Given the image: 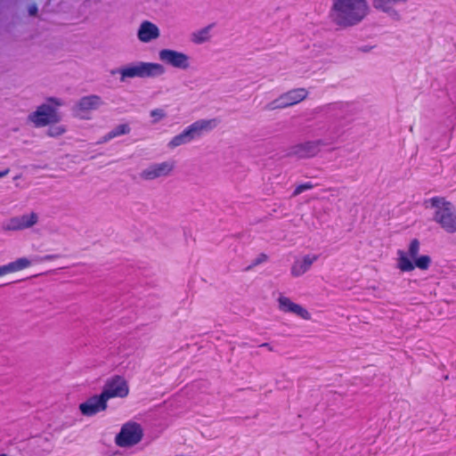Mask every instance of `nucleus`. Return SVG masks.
Listing matches in <instances>:
<instances>
[{
  "instance_id": "ddd939ff",
  "label": "nucleus",
  "mask_w": 456,
  "mask_h": 456,
  "mask_svg": "<svg viewBox=\"0 0 456 456\" xmlns=\"http://www.w3.org/2000/svg\"><path fill=\"white\" fill-rule=\"evenodd\" d=\"M107 401L111 398H125L129 394L127 381L121 376L116 375L107 380L102 392Z\"/></svg>"
},
{
  "instance_id": "4be33fe9",
  "label": "nucleus",
  "mask_w": 456,
  "mask_h": 456,
  "mask_svg": "<svg viewBox=\"0 0 456 456\" xmlns=\"http://www.w3.org/2000/svg\"><path fill=\"white\" fill-rule=\"evenodd\" d=\"M214 25H208L191 34V41L194 44L200 45L206 43L211 38V30Z\"/></svg>"
},
{
  "instance_id": "f03ea898",
  "label": "nucleus",
  "mask_w": 456,
  "mask_h": 456,
  "mask_svg": "<svg viewBox=\"0 0 456 456\" xmlns=\"http://www.w3.org/2000/svg\"><path fill=\"white\" fill-rule=\"evenodd\" d=\"M434 210L433 220L446 232H456V207L444 197H433L424 202Z\"/></svg>"
},
{
  "instance_id": "6ab92c4d",
  "label": "nucleus",
  "mask_w": 456,
  "mask_h": 456,
  "mask_svg": "<svg viewBox=\"0 0 456 456\" xmlns=\"http://www.w3.org/2000/svg\"><path fill=\"white\" fill-rule=\"evenodd\" d=\"M136 36L141 43L149 44L159 38L160 29L155 23L143 20L138 27Z\"/></svg>"
},
{
  "instance_id": "39448f33",
  "label": "nucleus",
  "mask_w": 456,
  "mask_h": 456,
  "mask_svg": "<svg viewBox=\"0 0 456 456\" xmlns=\"http://www.w3.org/2000/svg\"><path fill=\"white\" fill-rule=\"evenodd\" d=\"M120 81L138 78H158L165 75L166 68L159 62L135 61L128 63L118 69Z\"/></svg>"
},
{
  "instance_id": "bb28decb",
  "label": "nucleus",
  "mask_w": 456,
  "mask_h": 456,
  "mask_svg": "<svg viewBox=\"0 0 456 456\" xmlns=\"http://www.w3.org/2000/svg\"><path fill=\"white\" fill-rule=\"evenodd\" d=\"M305 191V188H304V185H303V184H300V185H298V186L295 189V191H294V192H293V196H294V197H296V196L299 195L300 193H302V192H303V191Z\"/></svg>"
},
{
  "instance_id": "2eb2a0df",
  "label": "nucleus",
  "mask_w": 456,
  "mask_h": 456,
  "mask_svg": "<svg viewBox=\"0 0 456 456\" xmlns=\"http://www.w3.org/2000/svg\"><path fill=\"white\" fill-rule=\"evenodd\" d=\"M329 144L323 140L308 141L291 147L289 155L297 159L314 158L321 151L322 146Z\"/></svg>"
},
{
  "instance_id": "aec40b11",
  "label": "nucleus",
  "mask_w": 456,
  "mask_h": 456,
  "mask_svg": "<svg viewBox=\"0 0 456 456\" xmlns=\"http://www.w3.org/2000/svg\"><path fill=\"white\" fill-rule=\"evenodd\" d=\"M319 256L316 254H307L297 258L290 269L293 277H300L308 272L313 264L317 261Z\"/></svg>"
},
{
  "instance_id": "20e7f679",
  "label": "nucleus",
  "mask_w": 456,
  "mask_h": 456,
  "mask_svg": "<svg viewBox=\"0 0 456 456\" xmlns=\"http://www.w3.org/2000/svg\"><path fill=\"white\" fill-rule=\"evenodd\" d=\"M219 121L216 118L198 119L186 126L180 134L175 135L167 142V148L174 150L179 146L188 144L201 137L204 134L209 133L217 127Z\"/></svg>"
},
{
  "instance_id": "1a4fd4ad",
  "label": "nucleus",
  "mask_w": 456,
  "mask_h": 456,
  "mask_svg": "<svg viewBox=\"0 0 456 456\" xmlns=\"http://www.w3.org/2000/svg\"><path fill=\"white\" fill-rule=\"evenodd\" d=\"M175 161L166 160L150 164L140 173V177L146 181H153L160 178H167L174 173Z\"/></svg>"
},
{
  "instance_id": "2f4dec72",
  "label": "nucleus",
  "mask_w": 456,
  "mask_h": 456,
  "mask_svg": "<svg viewBox=\"0 0 456 456\" xmlns=\"http://www.w3.org/2000/svg\"><path fill=\"white\" fill-rule=\"evenodd\" d=\"M262 346H269V345L267 343H265L262 345Z\"/></svg>"
},
{
  "instance_id": "7c9ffc66",
  "label": "nucleus",
  "mask_w": 456,
  "mask_h": 456,
  "mask_svg": "<svg viewBox=\"0 0 456 456\" xmlns=\"http://www.w3.org/2000/svg\"><path fill=\"white\" fill-rule=\"evenodd\" d=\"M304 188L305 190H310V189H313L314 187V185L311 183H304Z\"/></svg>"
},
{
  "instance_id": "393cba45",
  "label": "nucleus",
  "mask_w": 456,
  "mask_h": 456,
  "mask_svg": "<svg viewBox=\"0 0 456 456\" xmlns=\"http://www.w3.org/2000/svg\"><path fill=\"white\" fill-rule=\"evenodd\" d=\"M66 132V127L64 126H52L47 130V134L51 137H59L62 135Z\"/></svg>"
},
{
  "instance_id": "9b49d317",
  "label": "nucleus",
  "mask_w": 456,
  "mask_h": 456,
  "mask_svg": "<svg viewBox=\"0 0 456 456\" xmlns=\"http://www.w3.org/2000/svg\"><path fill=\"white\" fill-rule=\"evenodd\" d=\"M102 105V99L97 95H88L80 98L73 107V114L79 119L88 120L92 112Z\"/></svg>"
},
{
  "instance_id": "cd10ccee",
  "label": "nucleus",
  "mask_w": 456,
  "mask_h": 456,
  "mask_svg": "<svg viewBox=\"0 0 456 456\" xmlns=\"http://www.w3.org/2000/svg\"><path fill=\"white\" fill-rule=\"evenodd\" d=\"M37 6H36V5H32V6H30V7H29V9H28V12H29V14H30V15H32V16L36 15V14H37Z\"/></svg>"
},
{
  "instance_id": "9d476101",
  "label": "nucleus",
  "mask_w": 456,
  "mask_h": 456,
  "mask_svg": "<svg viewBox=\"0 0 456 456\" xmlns=\"http://www.w3.org/2000/svg\"><path fill=\"white\" fill-rule=\"evenodd\" d=\"M39 216L36 212L24 213L20 216H12L5 221L2 229L5 232H17L30 229L37 224Z\"/></svg>"
},
{
  "instance_id": "412c9836",
  "label": "nucleus",
  "mask_w": 456,
  "mask_h": 456,
  "mask_svg": "<svg viewBox=\"0 0 456 456\" xmlns=\"http://www.w3.org/2000/svg\"><path fill=\"white\" fill-rule=\"evenodd\" d=\"M32 261L27 257H20L16 260L0 266V277L9 273H17L31 266Z\"/></svg>"
},
{
  "instance_id": "a211bd4d",
  "label": "nucleus",
  "mask_w": 456,
  "mask_h": 456,
  "mask_svg": "<svg viewBox=\"0 0 456 456\" xmlns=\"http://www.w3.org/2000/svg\"><path fill=\"white\" fill-rule=\"evenodd\" d=\"M107 400L102 394L94 395L79 405L81 413L85 416H94L107 409Z\"/></svg>"
},
{
  "instance_id": "473e14b6",
  "label": "nucleus",
  "mask_w": 456,
  "mask_h": 456,
  "mask_svg": "<svg viewBox=\"0 0 456 456\" xmlns=\"http://www.w3.org/2000/svg\"><path fill=\"white\" fill-rule=\"evenodd\" d=\"M0 456H8L7 454L1 453Z\"/></svg>"
},
{
  "instance_id": "f257e3e1",
  "label": "nucleus",
  "mask_w": 456,
  "mask_h": 456,
  "mask_svg": "<svg viewBox=\"0 0 456 456\" xmlns=\"http://www.w3.org/2000/svg\"><path fill=\"white\" fill-rule=\"evenodd\" d=\"M369 13L367 0H332L329 20L336 28L346 29L359 25Z\"/></svg>"
},
{
  "instance_id": "4468645a",
  "label": "nucleus",
  "mask_w": 456,
  "mask_h": 456,
  "mask_svg": "<svg viewBox=\"0 0 456 456\" xmlns=\"http://www.w3.org/2000/svg\"><path fill=\"white\" fill-rule=\"evenodd\" d=\"M419 248V241L417 239H414L411 241L407 251H397L396 266L400 271L411 272L414 270L415 265L412 260L418 256Z\"/></svg>"
},
{
  "instance_id": "dca6fc26",
  "label": "nucleus",
  "mask_w": 456,
  "mask_h": 456,
  "mask_svg": "<svg viewBox=\"0 0 456 456\" xmlns=\"http://www.w3.org/2000/svg\"><path fill=\"white\" fill-rule=\"evenodd\" d=\"M278 308L282 313L293 314L305 321H309L312 318L311 314L305 307L285 296L279 297Z\"/></svg>"
},
{
  "instance_id": "f3484780",
  "label": "nucleus",
  "mask_w": 456,
  "mask_h": 456,
  "mask_svg": "<svg viewBox=\"0 0 456 456\" xmlns=\"http://www.w3.org/2000/svg\"><path fill=\"white\" fill-rule=\"evenodd\" d=\"M410 0H372L373 8L382 13H385L392 20L400 21L402 14L395 9L396 5L405 4Z\"/></svg>"
},
{
  "instance_id": "7ed1b4c3",
  "label": "nucleus",
  "mask_w": 456,
  "mask_h": 456,
  "mask_svg": "<svg viewBox=\"0 0 456 456\" xmlns=\"http://www.w3.org/2000/svg\"><path fill=\"white\" fill-rule=\"evenodd\" d=\"M219 121L216 118L198 119L186 126L180 134L175 135L167 142V148L174 150L179 146L188 144L201 137L204 134L209 133L217 127Z\"/></svg>"
},
{
  "instance_id": "5701e85b",
  "label": "nucleus",
  "mask_w": 456,
  "mask_h": 456,
  "mask_svg": "<svg viewBox=\"0 0 456 456\" xmlns=\"http://www.w3.org/2000/svg\"><path fill=\"white\" fill-rule=\"evenodd\" d=\"M130 131V127L127 124H121L113 128L110 132H109L102 139V142H108L117 136L123 135L128 134Z\"/></svg>"
},
{
  "instance_id": "423d86ee",
  "label": "nucleus",
  "mask_w": 456,
  "mask_h": 456,
  "mask_svg": "<svg viewBox=\"0 0 456 456\" xmlns=\"http://www.w3.org/2000/svg\"><path fill=\"white\" fill-rule=\"evenodd\" d=\"M61 105L62 103L59 99L49 98L27 116V122L37 128L57 124L61 119L57 108Z\"/></svg>"
},
{
  "instance_id": "0eeeda50",
  "label": "nucleus",
  "mask_w": 456,
  "mask_h": 456,
  "mask_svg": "<svg viewBox=\"0 0 456 456\" xmlns=\"http://www.w3.org/2000/svg\"><path fill=\"white\" fill-rule=\"evenodd\" d=\"M143 437L142 426L134 421L122 425L119 433L115 437V444L120 448H130L138 444Z\"/></svg>"
},
{
  "instance_id": "f8f14e48",
  "label": "nucleus",
  "mask_w": 456,
  "mask_h": 456,
  "mask_svg": "<svg viewBox=\"0 0 456 456\" xmlns=\"http://www.w3.org/2000/svg\"><path fill=\"white\" fill-rule=\"evenodd\" d=\"M159 59L177 69L187 70L191 68V58L188 54L173 49H161Z\"/></svg>"
},
{
  "instance_id": "c85d7f7f",
  "label": "nucleus",
  "mask_w": 456,
  "mask_h": 456,
  "mask_svg": "<svg viewBox=\"0 0 456 456\" xmlns=\"http://www.w3.org/2000/svg\"><path fill=\"white\" fill-rule=\"evenodd\" d=\"M266 260V256L262 255L258 259L256 260L255 265H258Z\"/></svg>"
},
{
  "instance_id": "c756f323",
  "label": "nucleus",
  "mask_w": 456,
  "mask_h": 456,
  "mask_svg": "<svg viewBox=\"0 0 456 456\" xmlns=\"http://www.w3.org/2000/svg\"><path fill=\"white\" fill-rule=\"evenodd\" d=\"M9 172H10L9 168L0 171V179L6 176L9 174Z\"/></svg>"
},
{
  "instance_id": "a878e982",
  "label": "nucleus",
  "mask_w": 456,
  "mask_h": 456,
  "mask_svg": "<svg viewBox=\"0 0 456 456\" xmlns=\"http://www.w3.org/2000/svg\"><path fill=\"white\" fill-rule=\"evenodd\" d=\"M151 117L153 118V123H158L166 117V113L162 109H155L151 111Z\"/></svg>"
},
{
  "instance_id": "6e6552de",
  "label": "nucleus",
  "mask_w": 456,
  "mask_h": 456,
  "mask_svg": "<svg viewBox=\"0 0 456 456\" xmlns=\"http://www.w3.org/2000/svg\"><path fill=\"white\" fill-rule=\"evenodd\" d=\"M309 92L304 87L294 88L281 94L279 97L268 102L265 110L273 111L294 106L307 98Z\"/></svg>"
},
{
  "instance_id": "b1692460",
  "label": "nucleus",
  "mask_w": 456,
  "mask_h": 456,
  "mask_svg": "<svg viewBox=\"0 0 456 456\" xmlns=\"http://www.w3.org/2000/svg\"><path fill=\"white\" fill-rule=\"evenodd\" d=\"M412 261L415 267H418L420 270H427L431 263V259L428 256H420L414 258Z\"/></svg>"
}]
</instances>
